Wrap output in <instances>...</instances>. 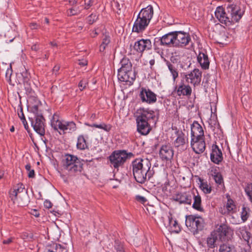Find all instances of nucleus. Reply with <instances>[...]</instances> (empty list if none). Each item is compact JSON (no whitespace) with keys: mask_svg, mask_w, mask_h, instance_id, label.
Returning <instances> with one entry per match:
<instances>
[{"mask_svg":"<svg viewBox=\"0 0 252 252\" xmlns=\"http://www.w3.org/2000/svg\"><path fill=\"white\" fill-rule=\"evenodd\" d=\"M193 198L194 199L192 207L194 209L203 212L204 209L201 206V196L197 194V195H193Z\"/></svg>","mask_w":252,"mask_h":252,"instance_id":"29","label":"nucleus"},{"mask_svg":"<svg viewBox=\"0 0 252 252\" xmlns=\"http://www.w3.org/2000/svg\"><path fill=\"white\" fill-rule=\"evenodd\" d=\"M245 11L240 6L231 4L228 5L226 8L222 6L217 8L215 12V16L218 20L226 26H229L238 22L242 18Z\"/></svg>","mask_w":252,"mask_h":252,"instance_id":"1","label":"nucleus"},{"mask_svg":"<svg viewBox=\"0 0 252 252\" xmlns=\"http://www.w3.org/2000/svg\"><path fill=\"white\" fill-rule=\"evenodd\" d=\"M234 247L230 246L226 244L221 245L220 247L219 252H233V249Z\"/></svg>","mask_w":252,"mask_h":252,"instance_id":"39","label":"nucleus"},{"mask_svg":"<svg viewBox=\"0 0 252 252\" xmlns=\"http://www.w3.org/2000/svg\"><path fill=\"white\" fill-rule=\"evenodd\" d=\"M32 111L33 114V117H29L32 126L34 130L40 135H45V119L42 114L38 113V106L34 105L32 107Z\"/></svg>","mask_w":252,"mask_h":252,"instance_id":"7","label":"nucleus"},{"mask_svg":"<svg viewBox=\"0 0 252 252\" xmlns=\"http://www.w3.org/2000/svg\"><path fill=\"white\" fill-rule=\"evenodd\" d=\"M175 38L174 32H171L165 34L161 37L156 38L155 40L156 42H159V45L161 46L175 47Z\"/></svg>","mask_w":252,"mask_h":252,"instance_id":"13","label":"nucleus"},{"mask_svg":"<svg viewBox=\"0 0 252 252\" xmlns=\"http://www.w3.org/2000/svg\"><path fill=\"white\" fill-rule=\"evenodd\" d=\"M68 2L71 5H74L77 2L76 0H68Z\"/></svg>","mask_w":252,"mask_h":252,"instance_id":"59","label":"nucleus"},{"mask_svg":"<svg viewBox=\"0 0 252 252\" xmlns=\"http://www.w3.org/2000/svg\"><path fill=\"white\" fill-rule=\"evenodd\" d=\"M154 15V9L151 5L142 8L139 12L134 22L132 32L139 33L144 31L149 25Z\"/></svg>","mask_w":252,"mask_h":252,"instance_id":"4","label":"nucleus"},{"mask_svg":"<svg viewBox=\"0 0 252 252\" xmlns=\"http://www.w3.org/2000/svg\"><path fill=\"white\" fill-rule=\"evenodd\" d=\"M97 19V16L95 14H92L88 17V21L89 24H93Z\"/></svg>","mask_w":252,"mask_h":252,"instance_id":"44","label":"nucleus"},{"mask_svg":"<svg viewBox=\"0 0 252 252\" xmlns=\"http://www.w3.org/2000/svg\"><path fill=\"white\" fill-rule=\"evenodd\" d=\"M4 173L3 171H0V179H2L3 177Z\"/></svg>","mask_w":252,"mask_h":252,"instance_id":"64","label":"nucleus"},{"mask_svg":"<svg viewBox=\"0 0 252 252\" xmlns=\"http://www.w3.org/2000/svg\"><path fill=\"white\" fill-rule=\"evenodd\" d=\"M22 123L23 124V125L24 126V127H25V128L28 131L29 129V126H28V123L26 121V119H24L23 120H22Z\"/></svg>","mask_w":252,"mask_h":252,"instance_id":"56","label":"nucleus"},{"mask_svg":"<svg viewBox=\"0 0 252 252\" xmlns=\"http://www.w3.org/2000/svg\"><path fill=\"white\" fill-rule=\"evenodd\" d=\"M175 43L176 47H184L189 44L191 41V38L189 33L182 31H175Z\"/></svg>","mask_w":252,"mask_h":252,"instance_id":"11","label":"nucleus"},{"mask_svg":"<svg viewBox=\"0 0 252 252\" xmlns=\"http://www.w3.org/2000/svg\"><path fill=\"white\" fill-rule=\"evenodd\" d=\"M152 45L150 39H141L135 42L134 49L138 53H142L145 50L152 48Z\"/></svg>","mask_w":252,"mask_h":252,"instance_id":"19","label":"nucleus"},{"mask_svg":"<svg viewBox=\"0 0 252 252\" xmlns=\"http://www.w3.org/2000/svg\"><path fill=\"white\" fill-rule=\"evenodd\" d=\"M139 96L143 102L154 103L157 101V95L149 89L141 88Z\"/></svg>","mask_w":252,"mask_h":252,"instance_id":"14","label":"nucleus"},{"mask_svg":"<svg viewBox=\"0 0 252 252\" xmlns=\"http://www.w3.org/2000/svg\"><path fill=\"white\" fill-rule=\"evenodd\" d=\"M44 205L45 208L49 209L52 207V204L49 200H46L44 202Z\"/></svg>","mask_w":252,"mask_h":252,"instance_id":"51","label":"nucleus"},{"mask_svg":"<svg viewBox=\"0 0 252 252\" xmlns=\"http://www.w3.org/2000/svg\"><path fill=\"white\" fill-rule=\"evenodd\" d=\"M78 64L80 65H81L82 66H84L87 65L88 64V61L86 60L83 59V60H78Z\"/></svg>","mask_w":252,"mask_h":252,"instance_id":"53","label":"nucleus"},{"mask_svg":"<svg viewBox=\"0 0 252 252\" xmlns=\"http://www.w3.org/2000/svg\"><path fill=\"white\" fill-rule=\"evenodd\" d=\"M213 232L216 233L217 236L222 242L228 241L230 240L233 234V231L231 228L225 224L220 225Z\"/></svg>","mask_w":252,"mask_h":252,"instance_id":"10","label":"nucleus"},{"mask_svg":"<svg viewBox=\"0 0 252 252\" xmlns=\"http://www.w3.org/2000/svg\"><path fill=\"white\" fill-rule=\"evenodd\" d=\"M133 157V153H127L126 150H115L109 156L108 159L111 166L118 170L120 167L124 165L127 159Z\"/></svg>","mask_w":252,"mask_h":252,"instance_id":"6","label":"nucleus"},{"mask_svg":"<svg viewBox=\"0 0 252 252\" xmlns=\"http://www.w3.org/2000/svg\"><path fill=\"white\" fill-rule=\"evenodd\" d=\"M245 191L252 202V184L248 185L247 187L245 188Z\"/></svg>","mask_w":252,"mask_h":252,"instance_id":"43","label":"nucleus"},{"mask_svg":"<svg viewBox=\"0 0 252 252\" xmlns=\"http://www.w3.org/2000/svg\"><path fill=\"white\" fill-rule=\"evenodd\" d=\"M168 225L171 227L173 231L178 233L180 231L181 228L179 224L176 220H173L171 214L169 213L168 216Z\"/></svg>","mask_w":252,"mask_h":252,"instance_id":"28","label":"nucleus"},{"mask_svg":"<svg viewBox=\"0 0 252 252\" xmlns=\"http://www.w3.org/2000/svg\"><path fill=\"white\" fill-rule=\"evenodd\" d=\"M97 33L96 31H93L91 33V36L93 37H94L95 36L97 35Z\"/></svg>","mask_w":252,"mask_h":252,"instance_id":"61","label":"nucleus"},{"mask_svg":"<svg viewBox=\"0 0 252 252\" xmlns=\"http://www.w3.org/2000/svg\"><path fill=\"white\" fill-rule=\"evenodd\" d=\"M211 172L213 173L212 174L213 178L215 181V182L218 184L220 185L223 183V180L222 176L220 172H217V170L216 168L211 170Z\"/></svg>","mask_w":252,"mask_h":252,"instance_id":"32","label":"nucleus"},{"mask_svg":"<svg viewBox=\"0 0 252 252\" xmlns=\"http://www.w3.org/2000/svg\"><path fill=\"white\" fill-rule=\"evenodd\" d=\"M24 191L25 187L23 184L18 183L14 186L13 189L9 191L10 198L14 203L16 201L19 203L18 199L21 197V194H24Z\"/></svg>","mask_w":252,"mask_h":252,"instance_id":"15","label":"nucleus"},{"mask_svg":"<svg viewBox=\"0 0 252 252\" xmlns=\"http://www.w3.org/2000/svg\"><path fill=\"white\" fill-rule=\"evenodd\" d=\"M197 61L203 69H206L209 68L210 62L206 53L200 52L197 56Z\"/></svg>","mask_w":252,"mask_h":252,"instance_id":"26","label":"nucleus"},{"mask_svg":"<svg viewBox=\"0 0 252 252\" xmlns=\"http://www.w3.org/2000/svg\"><path fill=\"white\" fill-rule=\"evenodd\" d=\"M51 125L55 130L60 129L64 133L72 132L76 129V124L73 121H61L59 119L58 116L55 114L53 115L51 121Z\"/></svg>","mask_w":252,"mask_h":252,"instance_id":"8","label":"nucleus"},{"mask_svg":"<svg viewBox=\"0 0 252 252\" xmlns=\"http://www.w3.org/2000/svg\"><path fill=\"white\" fill-rule=\"evenodd\" d=\"M131 165L134 178L139 183H145L155 173L152 164L147 158H136L132 162Z\"/></svg>","mask_w":252,"mask_h":252,"instance_id":"2","label":"nucleus"},{"mask_svg":"<svg viewBox=\"0 0 252 252\" xmlns=\"http://www.w3.org/2000/svg\"><path fill=\"white\" fill-rule=\"evenodd\" d=\"M227 209V213L234 212V209H236L235 205L234 204V201L230 197L228 198L227 203L225 205Z\"/></svg>","mask_w":252,"mask_h":252,"instance_id":"37","label":"nucleus"},{"mask_svg":"<svg viewBox=\"0 0 252 252\" xmlns=\"http://www.w3.org/2000/svg\"><path fill=\"white\" fill-rule=\"evenodd\" d=\"M120 63L121 68L118 69V78L122 82H128L129 85L133 83L135 79V73L132 70V63L127 58H123Z\"/></svg>","mask_w":252,"mask_h":252,"instance_id":"5","label":"nucleus"},{"mask_svg":"<svg viewBox=\"0 0 252 252\" xmlns=\"http://www.w3.org/2000/svg\"><path fill=\"white\" fill-rule=\"evenodd\" d=\"M110 42V36L107 34H104L102 37V42L100 46L99 50L100 52H103L106 47Z\"/></svg>","mask_w":252,"mask_h":252,"instance_id":"36","label":"nucleus"},{"mask_svg":"<svg viewBox=\"0 0 252 252\" xmlns=\"http://www.w3.org/2000/svg\"><path fill=\"white\" fill-rule=\"evenodd\" d=\"M216 232L212 231L206 239L207 247L210 249H213L216 247V242L219 240Z\"/></svg>","mask_w":252,"mask_h":252,"instance_id":"27","label":"nucleus"},{"mask_svg":"<svg viewBox=\"0 0 252 252\" xmlns=\"http://www.w3.org/2000/svg\"><path fill=\"white\" fill-rule=\"evenodd\" d=\"M200 188L205 194L210 193L212 191L211 187H210L206 182H204L203 180L199 179Z\"/></svg>","mask_w":252,"mask_h":252,"instance_id":"33","label":"nucleus"},{"mask_svg":"<svg viewBox=\"0 0 252 252\" xmlns=\"http://www.w3.org/2000/svg\"><path fill=\"white\" fill-rule=\"evenodd\" d=\"M211 161L214 163L219 164L223 159L222 152L216 145L212 146V151L210 156Z\"/></svg>","mask_w":252,"mask_h":252,"instance_id":"24","label":"nucleus"},{"mask_svg":"<svg viewBox=\"0 0 252 252\" xmlns=\"http://www.w3.org/2000/svg\"><path fill=\"white\" fill-rule=\"evenodd\" d=\"M192 197V193L189 191L181 192L174 196V200L180 204L190 205Z\"/></svg>","mask_w":252,"mask_h":252,"instance_id":"17","label":"nucleus"},{"mask_svg":"<svg viewBox=\"0 0 252 252\" xmlns=\"http://www.w3.org/2000/svg\"><path fill=\"white\" fill-rule=\"evenodd\" d=\"M14 238L11 237L8 238L7 240H4L3 241L2 243L3 244H9L12 242Z\"/></svg>","mask_w":252,"mask_h":252,"instance_id":"55","label":"nucleus"},{"mask_svg":"<svg viewBox=\"0 0 252 252\" xmlns=\"http://www.w3.org/2000/svg\"><path fill=\"white\" fill-rule=\"evenodd\" d=\"M29 27L31 30H33L38 29L40 27V25H38L36 23L33 22L30 24Z\"/></svg>","mask_w":252,"mask_h":252,"instance_id":"50","label":"nucleus"},{"mask_svg":"<svg viewBox=\"0 0 252 252\" xmlns=\"http://www.w3.org/2000/svg\"><path fill=\"white\" fill-rule=\"evenodd\" d=\"M94 2V0H89L88 1V2H85L84 9H89L93 5Z\"/></svg>","mask_w":252,"mask_h":252,"instance_id":"49","label":"nucleus"},{"mask_svg":"<svg viewBox=\"0 0 252 252\" xmlns=\"http://www.w3.org/2000/svg\"><path fill=\"white\" fill-rule=\"evenodd\" d=\"M185 78L187 82L190 83L195 87L199 85L201 81L202 72L199 69L195 68L186 74Z\"/></svg>","mask_w":252,"mask_h":252,"instance_id":"12","label":"nucleus"},{"mask_svg":"<svg viewBox=\"0 0 252 252\" xmlns=\"http://www.w3.org/2000/svg\"><path fill=\"white\" fill-rule=\"evenodd\" d=\"M239 236L241 239H244L248 242L250 238V233L246 230L245 227H240L237 231Z\"/></svg>","mask_w":252,"mask_h":252,"instance_id":"30","label":"nucleus"},{"mask_svg":"<svg viewBox=\"0 0 252 252\" xmlns=\"http://www.w3.org/2000/svg\"><path fill=\"white\" fill-rule=\"evenodd\" d=\"M175 91L178 96H190L191 94L192 89L189 85L185 84L184 81L175 87Z\"/></svg>","mask_w":252,"mask_h":252,"instance_id":"22","label":"nucleus"},{"mask_svg":"<svg viewBox=\"0 0 252 252\" xmlns=\"http://www.w3.org/2000/svg\"><path fill=\"white\" fill-rule=\"evenodd\" d=\"M87 84V82L86 80H81L78 84V87H79L80 90L82 91L84 89L86 88Z\"/></svg>","mask_w":252,"mask_h":252,"instance_id":"47","label":"nucleus"},{"mask_svg":"<svg viewBox=\"0 0 252 252\" xmlns=\"http://www.w3.org/2000/svg\"><path fill=\"white\" fill-rule=\"evenodd\" d=\"M86 125L89 126L94 127L96 128L102 129L106 131H109L111 129V126H110L106 125L104 123H102L100 125H97V124L90 125L88 124H86Z\"/></svg>","mask_w":252,"mask_h":252,"instance_id":"38","label":"nucleus"},{"mask_svg":"<svg viewBox=\"0 0 252 252\" xmlns=\"http://www.w3.org/2000/svg\"><path fill=\"white\" fill-rule=\"evenodd\" d=\"M76 146L77 149L81 150L88 148L86 139L83 135L78 136Z\"/></svg>","mask_w":252,"mask_h":252,"instance_id":"31","label":"nucleus"},{"mask_svg":"<svg viewBox=\"0 0 252 252\" xmlns=\"http://www.w3.org/2000/svg\"><path fill=\"white\" fill-rule=\"evenodd\" d=\"M190 145L195 153H202L206 147L205 138H191Z\"/></svg>","mask_w":252,"mask_h":252,"instance_id":"16","label":"nucleus"},{"mask_svg":"<svg viewBox=\"0 0 252 252\" xmlns=\"http://www.w3.org/2000/svg\"><path fill=\"white\" fill-rule=\"evenodd\" d=\"M137 130L142 135H147L151 130L150 125L145 120L136 118Z\"/></svg>","mask_w":252,"mask_h":252,"instance_id":"21","label":"nucleus"},{"mask_svg":"<svg viewBox=\"0 0 252 252\" xmlns=\"http://www.w3.org/2000/svg\"><path fill=\"white\" fill-rule=\"evenodd\" d=\"M249 209L246 207L243 206L241 212V217L243 221L247 220L249 217Z\"/></svg>","mask_w":252,"mask_h":252,"instance_id":"40","label":"nucleus"},{"mask_svg":"<svg viewBox=\"0 0 252 252\" xmlns=\"http://www.w3.org/2000/svg\"><path fill=\"white\" fill-rule=\"evenodd\" d=\"M21 238L23 239H31L32 238V235L27 232H24L21 234Z\"/></svg>","mask_w":252,"mask_h":252,"instance_id":"45","label":"nucleus"},{"mask_svg":"<svg viewBox=\"0 0 252 252\" xmlns=\"http://www.w3.org/2000/svg\"><path fill=\"white\" fill-rule=\"evenodd\" d=\"M166 65L172 74L174 81L178 77V72L177 69L169 61L166 62Z\"/></svg>","mask_w":252,"mask_h":252,"instance_id":"34","label":"nucleus"},{"mask_svg":"<svg viewBox=\"0 0 252 252\" xmlns=\"http://www.w3.org/2000/svg\"><path fill=\"white\" fill-rule=\"evenodd\" d=\"M135 199L137 201H139L143 204H144L147 201L145 197L140 195H136Z\"/></svg>","mask_w":252,"mask_h":252,"instance_id":"48","label":"nucleus"},{"mask_svg":"<svg viewBox=\"0 0 252 252\" xmlns=\"http://www.w3.org/2000/svg\"><path fill=\"white\" fill-rule=\"evenodd\" d=\"M50 44L53 46V47H57V44L56 43V42H50Z\"/></svg>","mask_w":252,"mask_h":252,"instance_id":"62","label":"nucleus"},{"mask_svg":"<svg viewBox=\"0 0 252 252\" xmlns=\"http://www.w3.org/2000/svg\"><path fill=\"white\" fill-rule=\"evenodd\" d=\"M60 66L59 65H55L52 69L53 73L57 75L58 73L59 70H60Z\"/></svg>","mask_w":252,"mask_h":252,"instance_id":"54","label":"nucleus"},{"mask_svg":"<svg viewBox=\"0 0 252 252\" xmlns=\"http://www.w3.org/2000/svg\"><path fill=\"white\" fill-rule=\"evenodd\" d=\"M205 138L201 126L197 121H194L191 126V138Z\"/></svg>","mask_w":252,"mask_h":252,"instance_id":"20","label":"nucleus"},{"mask_svg":"<svg viewBox=\"0 0 252 252\" xmlns=\"http://www.w3.org/2000/svg\"><path fill=\"white\" fill-rule=\"evenodd\" d=\"M81 11L79 7L74 6L69 8L67 11V15L69 16L77 15Z\"/></svg>","mask_w":252,"mask_h":252,"instance_id":"42","label":"nucleus"},{"mask_svg":"<svg viewBox=\"0 0 252 252\" xmlns=\"http://www.w3.org/2000/svg\"><path fill=\"white\" fill-rule=\"evenodd\" d=\"M61 163L62 170L65 171L68 176H79L83 171V160L74 155L65 154Z\"/></svg>","mask_w":252,"mask_h":252,"instance_id":"3","label":"nucleus"},{"mask_svg":"<svg viewBox=\"0 0 252 252\" xmlns=\"http://www.w3.org/2000/svg\"><path fill=\"white\" fill-rule=\"evenodd\" d=\"M31 49L33 51H37L38 50V46L36 44H34L32 46Z\"/></svg>","mask_w":252,"mask_h":252,"instance_id":"58","label":"nucleus"},{"mask_svg":"<svg viewBox=\"0 0 252 252\" xmlns=\"http://www.w3.org/2000/svg\"><path fill=\"white\" fill-rule=\"evenodd\" d=\"M18 115L19 117L21 120V121L24 119H25V117L23 111V108L21 107H20V111L19 112H18Z\"/></svg>","mask_w":252,"mask_h":252,"instance_id":"52","label":"nucleus"},{"mask_svg":"<svg viewBox=\"0 0 252 252\" xmlns=\"http://www.w3.org/2000/svg\"><path fill=\"white\" fill-rule=\"evenodd\" d=\"M186 225L192 232L197 233L203 229L204 219L198 215L186 216Z\"/></svg>","mask_w":252,"mask_h":252,"instance_id":"9","label":"nucleus"},{"mask_svg":"<svg viewBox=\"0 0 252 252\" xmlns=\"http://www.w3.org/2000/svg\"><path fill=\"white\" fill-rule=\"evenodd\" d=\"M139 111V115L137 118L142 120H145L149 124L151 122V121L155 119L156 115L154 111L149 109H145L144 108L140 109Z\"/></svg>","mask_w":252,"mask_h":252,"instance_id":"23","label":"nucleus"},{"mask_svg":"<svg viewBox=\"0 0 252 252\" xmlns=\"http://www.w3.org/2000/svg\"><path fill=\"white\" fill-rule=\"evenodd\" d=\"M175 134L177 136L174 141V145L176 147L184 146L188 143V138L182 130L176 128Z\"/></svg>","mask_w":252,"mask_h":252,"instance_id":"25","label":"nucleus"},{"mask_svg":"<svg viewBox=\"0 0 252 252\" xmlns=\"http://www.w3.org/2000/svg\"><path fill=\"white\" fill-rule=\"evenodd\" d=\"M149 63L152 67L155 64V60L154 59L151 60Z\"/></svg>","mask_w":252,"mask_h":252,"instance_id":"63","label":"nucleus"},{"mask_svg":"<svg viewBox=\"0 0 252 252\" xmlns=\"http://www.w3.org/2000/svg\"><path fill=\"white\" fill-rule=\"evenodd\" d=\"M54 250L50 251L49 252H67L66 249L63 247L61 244H56L54 247H53Z\"/></svg>","mask_w":252,"mask_h":252,"instance_id":"41","label":"nucleus"},{"mask_svg":"<svg viewBox=\"0 0 252 252\" xmlns=\"http://www.w3.org/2000/svg\"><path fill=\"white\" fill-rule=\"evenodd\" d=\"M25 168H26V169L28 171H30V170H31V166L30 165V164H27L25 166Z\"/></svg>","mask_w":252,"mask_h":252,"instance_id":"60","label":"nucleus"},{"mask_svg":"<svg viewBox=\"0 0 252 252\" xmlns=\"http://www.w3.org/2000/svg\"><path fill=\"white\" fill-rule=\"evenodd\" d=\"M159 155L162 160H169L172 158L174 152L172 147L168 144L160 147Z\"/></svg>","mask_w":252,"mask_h":252,"instance_id":"18","label":"nucleus"},{"mask_svg":"<svg viewBox=\"0 0 252 252\" xmlns=\"http://www.w3.org/2000/svg\"><path fill=\"white\" fill-rule=\"evenodd\" d=\"M115 249L117 252H122L123 250V246L118 242L115 241L114 245Z\"/></svg>","mask_w":252,"mask_h":252,"instance_id":"46","label":"nucleus"},{"mask_svg":"<svg viewBox=\"0 0 252 252\" xmlns=\"http://www.w3.org/2000/svg\"><path fill=\"white\" fill-rule=\"evenodd\" d=\"M28 177L29 178H34V171L33 169L30 170L28 173Z\"/></svg>","mask_w":252,"mask_h":252,"instance_id":"57","label":"nucleus"},{"mask_svg":"<svg viewBox=\"0 0 252 252\" xmlns=\"http://www.w3.org/2000/svg\"><path fill=\"white\" fill-rule=\"evenodd\" d=\"M182 57V53L179 51H175L172 53L170 57V61L173 63H177L180 62Z\"/></svg>","mask_w":252,"mask_h":252,"instance_id":"35","label":"nucleus"}]
</instances>
